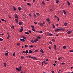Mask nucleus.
Returning <instances> with one entry per match:
<instances>
[{
    "instance_id": "obj_20",
    "label": "nucleus",
    "mask_w": 73,
    "mask_h": 73,
    "mask_svg": "<svg viewBox=\"0 0 73 73\" xmlns=\"http://www.w3.org/2000/svg\"><path fill=\"white\" fill-rule=\"evenodd\" d=\"M42 4H43V5H45V3L44 2V1H42Z\"/></svg>"
},
{
    "instance_id": "obj_30",
    "label": "nucleus",
    "mask_w": 73,
    "mask_h": 73,
    "mask_svg": "<svg viewBox=\"0 0 73 73\" xmlns=\"http://www.w3.org/2000/svg\"><path fill=\"white\" fill-rule=\"evenodd\" d=\"M32 30H33V31H34V32H35V29L34 28H33L32 29Z\"/></svg>"
},
{
    "instance_id": "obj_49",
    "label": "nucleus",
    "mask_w": 73,
    "mask_h": 73,
    "mask_svg": "<svg viewBox=\"0 0 73 73\" xmlns=\"http://www.w3.org/2000/svg\"><path fill=\"white\" fill-rule=\"evenodd\" d=\"M57 20L58 21H59V17H57Z\"/></svg>"
},
{
    "instance_id": "obj_23",
    "label": "nucleus",
    "mask_w": 73,
    "mask_h": 73,
    "mask_svg": "<svg viewBox=\"0 0 73 73\" xmlns=\"http://www.w3.org/2000/svg\"><path fill=\"white\" fill-rule=\"evenodd\" d=\"M18 21H19V20H18V19H15V22H16V23H18Z\"/></svg>"
},
{
    "instance_id": "obj_26",
    "label": "nucleus",
    "mask_w": 73,
    "mask_h": 73,
    "mask_svg": "<svg viewBox=\"0 0 73 73\" xmlns=\"http://www.w3.org/2000/svg\"><path fill=\"white\" fill-rule=\"evenodd\" d=\"M25 33L27 35L29 34V33H28V32H25Z\"/></svg>"
},
{
    "instance_id": "obj_38",
    "label": "nucleus",
    "mask_w": 73,
    "mask_h": 73,
    "mask_svg": "<svg viewBox=\"0 0 73 73\" xmlns=\"http://www.w3.org/2000/svg\"><path fill=\"white\" fill-rule=\"evenodd\" d=\"M15 55H16V54L15 52H14V53L13 54V56H15Z\"/></svg>"
},
{
    "instance_id": "obj_61",
    "label": "nucleus",
    "mask_w": 73,
    "mask_h": 73,
    "mask_svg": "<svg viewBox=\"0 0 73 73\" xmlns=\"http://www.w3.org/2000/svg\"><path fill=\"white\" fill-rule=\"evenodd\" d=\"M62 64H65V63L64 62H63L62 63Z\"/></svg>"
},
{
    "instance_id": "obj_15",
    "label": "nucleus",
    "mask_w": 73,
    "mask_h": 73,
    "mask_svg": "<svg viewBox=\"0 0 73 73\" xmlns=\"http://www.w3.org/2000/svg\"><path fill=\"white\" fill-rule=\"evenodd\" d=\"M64 14L65 15H66V12L64 10L63 11Z\"/></svg>"
},
{
    "instance_id": "obj_57",
    "label": "nucleus",
    "mask_w": 73,
    "mask_h": 73,
    "mask_svg": "<svg viewBox=\"0 0 73 73\" xmlns=\"http://www.w3.org/2000/svg\"><path fill=\"white\" fill-rule=\"evenodd\" d=\"M16 70H18V71H19V68H16Z\"/></svg>"
},
{
    "instance_id": "obj_55",
    "label": "nucleus",
    "mask_w": 73,
    "mask_h": 73,
    "mask_svg": "<svg viewBox=\"0 0 73 73\" xmlns=\"http://www.w3.org/2000/svg\"><path fill=\"white\" fill-rule=\"evenodd\" d=\"M0 35H4V33L0 34Z\"/></svg>"
},
{
    "instance_id": "obj_7",
    "label": "nucleus",
    "mask_w": 73,
    "mask_h": 73,
    "mask_svg": "<svg viewBox=\"0 0 73 73\" xmlns=\"http://www.w3.org/2000/svg\"><path fill=\"white\" fill-rule=\"evenodd\" d=\"M15 18H16V19H18V16H17V15L16 14H15Z\"/></svg>"
},
{
    "instance_id": "obj_51",
    "label": "nucleus",
    "mask_w": 73,
    "mask_h": 73,
    "mask_svg": "<svg viewBox=\"0 0 73 73\" xmlns=\"http://www.w3.org/2000/svg\"><path fill=\"white\" fill-rule=\"evenodd\" d=\"M52 41L53 42H55V40L54 39H52Z\"/></svg>"
},
{
    "instance_id": "obj_24",
    "label": "nucleus",
    "mask_w": 73,
    "mask_h": 73,
    "mask_svg": "<svg viewBox=\"0 0 73 73\" xmlns=\"http://www.w3.org/2000/svg\"><path fill=\"white\" fill-rule=\"evenodd\" d=\"M27 4L28 5H29V6H31V5L30 3H27Z\"/></svg>"
},
{
    "instance_id": "obj_28",
    "label": "nucleus",
    "mask_w": 73,
    "mask_h": 73,
    "mask_svg": "<svg viewBox=\"0 0 73 73\" xmlns=\"http://www.w3.org/2000/svg\"><path fill=\"white\" fill-rule=\"evenodd\" d=\"M11 28H13V29H15V27H14V26L13 25L12 26Z\"/></svg>"
},
{
    "instance_id": "obj_47",
    "label": "nucleus",
    "mask_w": 73,
    "mask_h": 73,
    "mask_svg": "<svg viewBox=\"0 0 73 73\" xmlns=\"http://www.w3.org/2000/svg\"><path fill=\"white\" fill-rule=\"evenodd\" d=\"M35 52H38V51L37 50H35Z\"/></svg>"
},
{
    "instance_id": "obj_52",
    "label": "nucleus",
    "mask_w": 73,
    "mask_h": 73,
    "mask_svg": "<svg viewBox=\"0 0 73 73\" xmlns=\"http://www.w3.org/2000/svg\"><path fill=\"white\" fill-rule=\"evenodd\" d=\"M36 15H39V13H36Z\"/></svg>"
},
{
    "instance_id": "obj_46",
    "label": "nucleus",
    "mask_w": 73,
    "mask_h": 73,
    "mask_svg": "<svg viewBox=\"0 0 73 73\" xmlns=\"http://www.w3.org/2000/svg\"><path fill=\"white\" fill-rule=\"evenodd\" d=\"M51 72L52 73H54V71L53 70H52Z\"/></svg>"
},
{
    "instance_id": "obj_17",
    "label": "nucleus",
    "mask_w": 73,
    "mask_h": 73,
    "mask_svg": "<svg viewBox=\"0 0 73 73\" xmlns=\"http://www.w3.org/2000/svg\"><path fill=\"white\" fill-rule=\"evenodd\" d=\"M21 7H19V11H21Z\"/></svg>"
},
{
    "instance_id": "obj_5",
    "label": "nucleus",
    "mask_w": 73,
    "mask_h": 73,
    "mask_svg": "<svg viewBox=\"0 0 73 73\" xmlns=\"http://www.w3.org/2000/svg\"><path fill=\"white\" fill-rule=\"evenodd\" d=\"M59 30H60V31H64L65 30V29L61 28V29H59Z\"/></svg>"
},
{
    "instance_id": "obj_54",
    "label": "nucleus",
    "mask_w": 73,
    "mask_h": 73,
    "mask_svg": "<svg viewBox=\"0 0 73 73\" xmlns=\"http://www.w3.org/2000/svg\"><path fill=\"white\" fill-rule=\"evenodd\" d=\"M34 17H36V15H35V14H34Z\"/></svg>"
},
{
    "instance_id": "obj_44",
    "label": "nucleus",
    "mask_w": 73,
    "mask_h": 73,
    "mask_svg": "<svg viewBox=\"0 0 73 73\" xmlns=\"http://www.w3.org/2000/svg\"><path fill=\"white\" fill-rule=\"evenodd\" d=\"M34 23L36 25V24H37V23L36 22H34Z\"/></svg>"
},
{
    "instance_id": "obj_59",
    "label": "nucleus",
    "mask_w": 73,
    "mask_h": 73,
    "mask_svg": "<svg viewBox=\"0 0 73 73\" xmlns=\"http://www.w3.org/2000/svg\"><path fill=\"white\" fill-rule=\"evenodd\" d=\"M29 32L30 33H31V30H30L29 31Z\"/></svg>"
},
{
    "instance_id": "obj_41",
    "label": "nucleus",
    "mask_w": 73,
    "mask_h": 73,
    "mask_svg": "<svg viewBox=\"0 0 73 73\" xmlns=\"http://www.w3.org/2000/svg\"><path fill=\"white\" fill-rule=\"evenodd\" d=\"M37 38L38 39H41V37H39V36H38Z\"/></svg>"
},
{
    "instance_id": "obj_50",
    "label": "nucleus",
    "mask_w": 73,
    "mask_h": 73,
    "mask_svg": "<svg viewBox=\"0 0 73 73\" xmlns=\"http://www.w3.org/2000/svg\"><path fill=\"white\" fill-rule=\"evenodd\" d=\"M49 43H50V44H52V42H50Z\"/></svg>"
},
{
    "instance_id": "obj_9",
    "label": "nucleus",
    "mask_w": 73,
    "mask_h": 73,
    "mask_svg": "<svg viewBox=\"0 0 73 73\" xmlns=\"http://www.w3.org/2000/svg\"><path fill=\"white\" fill-rule=\"evenodd\" d=\"M40 51L42 53H44V51H43V50L42 49H41L40 50Z\"/></svg>"
},
{
    "instance_id": "obj_12",
    "label": "nucleus",
    "mask_w": 73,
    "mask_h": 73,
    "mask_svg": "<svg viewBox=\"0 0 73 73\" xmlns=\"http://www.w3.org/2000/svg\"><path fill=\"white\" fill-rule=\"evenodd\" d=\"M23 38L24 39L26 40L27 39V37H25V36H23Z\"/></svg>"
},
{
    "instance_id": "obj_31",
    "label": "nucleus",
    "mask_w": 73,
    "mask_h": 73,
    "mask_svg": "<svg viewBox=\"0 0 73 73\" xmlns=\"http://www.w3.org/2000/svg\"><path fill=\"white\" fill-rule=\"evenodd\" d=\"M54 49H56V45H54Z\"/></svg>"
},
{
    "instance_id": "obj_58",
    "label": "nucleus",
    "mask_w": 73,
    "mask_h": 73,
    "mask_svg": "<svg viewBox=\"0 0 73 73\" xmlns=\"http://www.w3.org/2000/svg\"><path fill=\"white\" fill-rule=\"evenodd\" d=\"M24 58V56H22L21 58L22 59H23Z\"/></svg>"
},
{
    "instance_id": "obj_8",
    "label": "nucleus",
    "mask_w": 73,
    "mask_h": 73,
    "mask_svg": "<svg viewBox=\"0 0 73 73\" xmlns=\"http://www.w3.org/2000/svg\"><path fill=\"white\" fill-rule=\"evenodd\" d=\"M40 25L41 26V27H44V25L42 23H40Z\"/></svg>"
},
{
    "instance_id": "obj_19",
    "label": "nucleus",
    "mask_w": 73,
    "mask_h": 73,
    "mask_svg": "<svg viewBox=\"0 0 73 73\" xmlns=\"http://www.w3.org/2000/svg\"><path fill=\"white\" fill-rule=\"evenodd\" d=\"M13 8L14 9V11H16V7H13Z\"/></svg>"
},
{
    "instance_id": "obj_16",
    "label": "nucleus",
    "mask_w": 73,
    "mask_h": 73,
    "mask_svg": "<svg viewBox=\"0 0 73 73\" xmlns=\"http://www.w3.org/2000/svg\"><path fill=\"white\" fill-rule=\"evenodd\" d=\"M49 36H52L53 35V34H52L50 33H49Z\"/></svg>"
},
{
    "instance_id": "obj_32",
    "label": "nucleus",
    "mask_w": 73,
    "mask_h": 73,
    "mask_svg": "<svg viewBox=\"0 0 73 73\" xmlns=\"http://www.w3.org/2000/svg\"><path fill=\"white\" fill-rule=\"evenodd\" d=\"M62 58V57H60V58H58V60H60V59H61Z\"/></svg>"
},
{
    "instance_id": "obj_48",
    "label": "nucleus",
    "mask_w": 73,
    "mask_h": 73,
    "mask_svg": "<svg viewBox=\"0 0 73 73\" xmlns=\"http://www.w3.org/2000/svg\"><path fill=\"white\" fill-rule=\"evenodd\" d=\"M59 2V1H56V4H57V3H58Z\"/></svg>"
},
{
    "instance_id": "obj_3",
    "label": "nucleus",
    "mask_w": 73,
    "mask_h": 73,
    "mask_svg": "<svg viewBox=\"0 0 73 73\" xmlns=\"http://www.w3.org/2000/svg\"><path fill=\"white\" fill-rule=\"evenodd\" d=\"M22 67L21 66H20L19 67V72L20 71H21V69Z\"/></svg>"
},
{
    "instance_id": "obj_18",
    "label": "nucleus",
    "mask_w": 73,
    "mask_h": 73,
    "mask_svg": "<svg viewBox=\"0 0 73 73\" xmlns=\"http://www.w3.org/2000/svg\"><path fill=\"white\" fill-rule=\"evenodd\" d=\"M4 66H5V68H6V65H7V64H6V63H4Z\"/></svg>"
},
{
    "instance_id": "obj_22",
    "label": "nucleus",
    "mask_w": 73,
    "mask_h": 73,
    "mask_svg": "<svg viewBox=\"0 0 73 73\" xmlns=\"http://www.w3.org/2000/svg\"><path fill=\"white\" fill-rule=\"evenodd\" d=\"M10 37V36H9V35L8 34V36L7 37V38L8 39H9V37Z\"/></svg>"
},
{
    "instance_id": "obj_34",
    "label": "nucleus",
    "mask_w": 73,
    "mask_h": 73,
    "mask_svg": "<svg viewBox=\"0 0 73 73\" xmlns=\"http://www.w3.org/2000/svg\"><path fill=\"white\" fill-rule=\"evenodd\" d=\"M38 32L40 33H43V31H38Z\"/></svg>"
},
{
    "instance_id": "obj_43",
    "label": "nucleus",
    "mask_w": 73,
    "mask_h": 73,
    "mask_svg": "<svg viewBox=\"0 0 73 73\" xmlns=\"http://www.w3.org/2000/svg\"><path fill=\"white\" fill-rule=\"evenodd\" d=\"M23 53H26V52L25 51H23L22 52Z\"/></svg>"
},
{
    "instance_id": "obj_53",
    "label": "nucleus",
    "mask_w": 73,
    "mask_h": 73,
    "mask_svg": "<svg viewBox=\"0 0 73 73\" xmlns=\"http://www.w3.org/2000/svg\"><path fill=\"white\" fill-rule=\"evenodd\" d=\"M53 28H55V26H54V25H53Z\"/></svg>"
},
{
    "instance_id": "obj_14",
    "label": "nucleus",
    "mask_w": 73,
    "mask_h": 73,
    "mask_svg": "<svg viewBox=\"0 0 73 73\" xmlns=\"http://www.w3.org/2000/svg\"><path fill=\"white\" fill-rule=\"evenodd\" d=\"M19 24L20 25H22V23L21 22H19Z\"/></svg>"
},
{
    "instance_id": "obj_13",
    "label": "nucleus",
    "mask_w": 73,
    "mask_h": 73,
    "mask_svg": "<svg viewBox=\"0 0 73 73\" xmlns=\"http://www.w3.org/2000/svg\"><path fill=\"white\" fill-rule=\"evenodd\" d=\"M32 51H31V50H30L29 52V54H30L31 53H32Z\"/></svg>"
},
{
    "instance_id": "obj_40",
    "label": "nucleus",
    "mask_w": 73,
    "mask_h": 73,
    "mask_svg": "<svg viewBox=\"0 0 73 73\" xmlns=\"http://www.w3.org/2000/svg\"><path fill=\"white\" fill-rule=\"evenodd\" d=\"M3 39H2L1 38H0V41H3Z\"/></svg>"
},
{
    "instance_id": "obj_10",
    "label": "nucleus",
    "mask_w": 73,
    "mask_h": 73,
    "mask_svg": "<svg viewBox=\"0 0 73 73\" xmlns=\"http://www.w3.org/2000/svg\"><path fill=\"white\" fill-rule=\"evenodd\" d=\"M67 4H68V5H70V3H69V2L68 1H67Z\"/></svg>"
},
{
    "instance_id": "obj_33",
    "label": "nucleus",
    "mask_w": 73,
    "mask_h": 73,
    "mask_svg": "<svg viewBox=\"0 0 73 73\" xmlns=\"http://www.w3.org/2000/svg\"><path fill=\"white\" fill-rule=\"evenodd\" d=\"M31 42H32L33 43H35V41H34L33 40H31Z\"/></svg>"
},
{
    "instance_id": "obj_21",
    "label": "nucleus",
    "mask_w": 73,
    "mask_h": 73,
    "mask_svg": "<svg viewBox=\"0 0 73 73\" xmlns=\"http://www.w3.org/2000/svg\"><path fill=\"white\" fill-rule=\"evenodd\" d=\"M67 24H68L67 23V22H65L64 24V25L65 26H67Z\"/></svg>"
},
{
    "instance_id": "obj_6",
    "label": "nucleus",
    "mask_w": 73,
    "mask_h": 73,
    "mask_svg": "<svg viewBox=\"0 0 73 73\" xmlns=\"http://www.w3.org/2000/svg\"><path fill=\"white\" fill-rule=\"evenodd\" d=\"M38 38H36V39L34 40V41L35 42H36L38 41Z\"/></svg>"
},
{
    "instance_id": "obj_11",
    "label": "nucleus",
    "mask_w": 73,
    "mask_h": 73,
    "mask_svg": "<svg viewBox=\"0 0 73 73\" xmlns=\"http://www.w3.org/2000/svg\"><path fill=\"white\" fill-rule=\"evenodd\" d=\"M46 21H47L48 22H49V21H50L49 19H46Z\"/></svg>"
},
{
    "instance_id": "obj_27",
    "label": "nucleus",
    "mask_w": 73,
    "mask_h": 73,
    "mask_svg": "<svg viewBox=\"0 0 73 73\" xmlns=\"http://www.w3.org/2000/svg\"><path fill=\"white\" fill-rule=\"evenodd\" d=\"M25 47L26 48H27V47H28V45H25Z\"/></svg>"
},
{
    "instance_id": "obj_39",
    "label": "nucleus",
    "mask_w": 73,
    "mask_h": 73,
    "mask_svg": "<svg viewBox=\"0 0 73 73\" xmlns=\"http://www.w3.org/2000/svg\"><path fill=\"white\" fill-rule=\"evenodd\" d=\"M26 51V54H27L28 52V50H27Z\"/></svg>"
},
{
    "instance_id": "obj_56",
    "label": "nucleus",
    "mask_w": 73,
    "mask_h": 73,
    "mask_svg": "<svg viewBox=\"0 0 73 73\" xmlns=\"http://www.w3.org/2000/svg\"><path fill=\"white\" fill-rule=\"evenodd\" d=\"M31 27L32 28H34V26H33V25H31Z\"/></svg>"
},
{
    "instance_id": "obj_64",
    "label": "nucleus",
    "mask_w": 73,
    "mask_h": 73,
    "mask_svg": "<svg viewBox=\"0 0 73 73\" xmlns=\"http://www.w3.org/2000/svg\"><path fill=\"white\" fill-rule=\"evenodd\" d=\"M58 36V34L56 35V36Z\"/></svg>"
},
{
    "instance_id": "obj_37",
    "label": "nucleus",
    "mask_w": 73,
    "mask_h": 73,
    "mask_svg": "<svg viewBox=\"0 0 73 73\" xmlns=\"http://www.w3.org/2000/svg\"><path fill=\"white\" fill-rule=\"evenodd\" d=\"M42 63H46V60L45 61H43L42 62Z\"/></svg>"
},
{
    "instance_id": "obj_45",
    "label": "nucleus",
    "mask_w": 73,
    "mask_h": 73,
    "mask_svg": "<svg viewBox=\"0 0 73 73\" xmlns=\"http://www.w3.org/2000/svg\"><path fill=\"white\" fill-rule=\"evenodd\" d=\"M22 31H23V30H20V31L19 32L21 33H22Z\"/></svg>"
},
{
    "instance_id": "obj_35",
    "label": "nucleus",
    "mask_w": 73,
    "mask_h": 73,
    "mask_svg": "<svg viewBox=\"0 0 73 73\" xmlns=\"http://www.w3.org/2000/svg\"><path fill=\"white\" fill-rule=\"evenodd\" d=\"M20 30L23 31V27H21V29H20Z\"/></svg>"
},
{
    "instance_id": "obj_62",
    "label": "nucleus",
    "mask_w": 73,
    "mask_h": 73,
    "mask_svg": "<svg viewBox=\"0 0 73 73\" xmlns=\"http://www.w3.org/2000/svg\"><path fill=\"white\" fill-rule=\"evenodd\" d=\"M1 20H2V21H4V19H1Z\"/></svg>"
},
{
    "instance_id": "obj_63",
    "label": "nucleus",
    "mask_w": 73,
    "mask_h": 73,
    "mask_svg": "<svg viewBox=\"0 0 73 73\" xmlns=\"http://www.w3.org/2000/svg\"><path fill=\"white\" fill-rule=\"evenodd\" d=\"M54 66H55V65H56V64H53V65Z\"/></svg>"
},
{
    "instance_id": "obj_42",
    "label": "nucleus",
    "mask_w": 73,
    "mask_h": 73,
    "mask_svg": "<svg viewBox=\"0 0 73 73\" xmlns=\"http://www.w3.org/2000/svg\"><path fill=\"white\" fill-rule=\"evenodd\" d=\"M66 46H64V47H63V48H64V49H65L66 48Z\"/></svg>"
},
{
    "instance_id": "obj_1",
    "label": "nucleus",
    "mask_w": 73,
    "mask_h": 73,
    "mask_svg": "<svg viewBox=\"0 0 73 73\" xmlns=\"http://www.w3.org/2000/svg\"><path fill=\"white\" fill-rule=\"evenodd\" d=\"M60 31V29H56L55 30V31L56 32H59Z\"/></svg>"
},
{
    "instance_id": "obj_2",
    "label": "nucleus",
    "mask_w": 73,
    "mask_h": 73,
    "mask_svg": "<svg viewBox=\"0 0 73 73\" xmlns=\"http://www.w3.org/2000/svg\"><path fill=\"white\" fill-rule=\"evenodd\" d=\"M68 31V32H67L68 34V35L70 34L72 32V31Z\"/></svg>"
},
{
    "instance_id": "obj_4",
    "label": "nucleus",
    "mask_w": 73,
    "mask_h": 73,
    "mask_svg": "<svg viewBox=\"0 0 73 73\" xmlns=\"http://www.w3.org/2000/svg\"><path fill=\"white\" fill-rule=\"evenodd\" d=\"M29 58H34V59H35V60L37 59L36 58H34V57L31 56H29Z\"/></svg>"
},
{
    "instance_id": "obj_36",
    "label": "nucleus",
    "mask_w": 73,
    "mask_h": 73,
    "mask_svg": "<svg viewBox=\"0 0 73 73\" xmlns=\"http://www.w3.org/2000/svg\"><path fill=\"white\" fill-rule=\"evenodd\" d=\"M30 47L31 48H33V47L34 46H33V45H31V46H30Z\"/></svg>"
},
{
    "instance_id": "obj_29",
    "label": "nucleus",
    "mask_w": 73,
    "mask_h": 73,
    "mask_svg": "<svg viewBox=\"0 0 73 73\" xmlns=\"http://www.w3.org/2000/svg\"><path fill=\"white\" fill-rule=\"evenodd\" d=\"M8 53H6V54H5V55L6 56H8Z\"/></svg>"
},
{
    "instance_id": "obj_60",
    "label": "nucleus",
    "mask_w": 73,
    "mask_h": 73,
    "mask_svg": "<svg viewBox=\"0 0 73 73\" xmlns=\"http://www.w3.org/2000/svg\"><path fill=\"white\" fill-rule=\"evenodd\" d=\"M49 49H51V48L50 46H49Z\"/></svg>"
},
{
    "instance_id": "obj_25",
    "label": "nucleus",
    "mask_w": 73,
    "mask_h": 73,
    "mask_svg": "<svg viewBox=\"0 0 73 73\" xmlns=\"http://www.w3.org/2000/svg\"><path fill=\"white\" fill-rule=\"evenodd\" d=\"M20 40H21V41H25V40L24 39H21Z\"/></svg>"
}]
</instances>
